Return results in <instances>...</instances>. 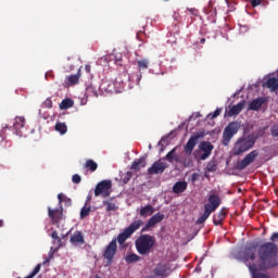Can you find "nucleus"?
<instances>
[{"instance_id":"11","label":"nucleus","mask_w":278,"mask_h":278,"mask_svg":"<svg viewBox=\"0 0 278 278\" xmlns=\"http://www.w3.org/2000/svg\"><path fill=\"white\" fill-rule=\"evenodd\" d=\"M48 216L51 218L52 225L60 227V224L64 220V208L62 206L55 210L48 207Z\"/></svg>"},{"instance_id":"24","label":"nucleus","mask_w":278,"mask_h":278,"mask_svg":"<svg viewBox=\"0 0 278 278\" xmlns=\"http://www.w3.org/2000/svg\"><path fill=\"white\" fill-rule=\"evenodd\" d=\"M147 166V160L144 157H140L139 160L132 162L131 169L140 170V168H144Z\"/></svg>"},{"instance_id":"23","label":"nucleus","mask_w":278,"mask_h":278,"mask_svg":"<svg viewBox=\"0 0 278 278\" xmlns=\"http://www.w3.org/2000/svg\"><path fill=\"white\" fill-rule=\"evenodd\" d=\"M163 160H166L170 164L174 162H179V155H177V148L172 149Z\"/></svg>"},{"instance_id":"5","label":"nucleus","mask_w":278,"mask_h":278,"mask_svg":"<svg viewBox=\"0 0 278 278\" xmlns=\"http://www.w3.org/2000/svg\"><path fill=\"white\" fill-rule=\"evenodd\" d=\"M143 225L144 222L141 219L135 220L127 228H125L124 231L117 236V238H113V240H116L119 245L125 244L128 238H131V236H134V233H136V231H138V229H140V227Z\"/></svg>"},{"instance_id":"39","label":"nucleus","mask_w":278,"mask_h":278,"mask_svg":"<svg viewBox=\"0 0 278 278\" xmlns=\"http://www.w3.org/2000/svg\"><path fill=\"white\" fill-rule=\"evenodd\" d=\"M275 242H278V232H274L270 237V241H268V243L270 244H276ZM267 242H265L264 244H268Z\"/></svg>"},{"instance_id":"13","label":"nucleus","mask_w":278,"mask_h":278,"mask_svg":"<svg viewBox=\"0 0 278 278\" xmlns=\"http://www.w3.org/2000/svg\"><path fill=\"white\" fill-rule=\"evenodd\" d=\"M168 168V164L166 162H162L159 160L152 164L150 168H148L149 175H162Z\"/></svg>"},{"instance_id":"14","label":"nucleus","mask_w":278,"mask_h":278,"mask_svg":"<svg viewBox=\"0 0 278 278\" xmlns=\"http://www.w3.org/2000/svg\"><path fill=\"white\" fill-rule=\"evenodd\" d=\"M199 150L202 151L200 160L205 161L212 155V151H214V146L210 141H202L199 144Z\"/></svg>"},{"instance_id":"17","label":"nucleus","mask_w":278,"mask_h":278,"mask_svg":"<svg viewBox=\"0 0 278 278\" xmlns=\"http://www.w3.org/2000/svg\"><path fill=\"white\" fill-rule=\"evenodd\" d=\"M264 103H266V98H256L249 103V110L257 112Z\"/></svg>"},{"instance_id":"28","label":"nucleus","mask_w":278,"mask_h":278,"mask_svg":"<svg viewBox=\"0 0 278 278\" xmlns=\"http://www.w3.org/2000/svg\"><path fill=\"white\" fill-rule=\"evenodd\" d=\"M79 71L77 74L66 77L68 86H75V85L79 84V77H81V74L79 73Z\"/></svg>"},{"instance_id":"10","label":"nucleus","mask_w":278,"mask_h":278,"mask_svg":"<svg viewBox=\"0 0 278 278\" xmlns=\"http://www.w3.org/2000/svg\"><path fill=\"white\" fill-rule=\"evenodd\" d=\"M173 273V267L169 263H159L153 269V275L159 278H166Z\"/></svg>"},{"instance_id":"56","label":"nucleus","mask_w":278,"mask_h":278,"mask_svg":"<svg viewBox=\"0 0 278 278\" xmlns=\"http://www.w3.org/2000/svg\"><path fill=\"white\" fill-rule=\"evenodd\" d=\"M94 278H101V277H99V276H96Z\"/></svg>"},{"instance_id":"50","label":"nucleus","mask_w":278,"mask_h":278,"mask_svg":"<svg viewBox=\"0 0 278 278\" xmlns=\"http://www.w3.org/2000/svg\"><path fill=\"white\" fill-rule=\"evenodd\" d=\"M141 80H142V73L139 72V74H137V76H136V81H137V84H140Z\"/></svg>"},{"instance_id":"2","label":"nucleus","mask_w":278,"mask_h":278,"mask_svg":"<svg viewBox=\"0 0 278 278\" xmlns=\"http://www.w3.org/2000/svg\"><path fill=\"white\" fill-rule=\"evenodd\" d=\"M255 142H257V136H255V134L239 138L233 146V155H242V153H247V151H250V149L255 147Z\"/></svg>"},{"instance_id":"43","label":"nucleus","mask_w":278,"mask_h":278,"mask_svg":"<svg viewBox=\"0 0 278 278\" xmlns=\"http://www.w3.org/2000/svg\"><path fill=\"white\" fill-rule=\"evenodd\" d=\"M72 181H73V184H81V176H79V174H75L72 177Z\"/></svg>"},{"instance_id":"30","label":"nucleus","mask_w":278,"mask_h":278,"mask_svg":"<svg viewBox=\"0 0 278 278\" xmlns=\"http://www.w3.org/2000/svg\"><path fill=\"white\" fill-rule=\"evenodd\" d=\"M137 66L139 71H147L149 68V60L148 59H142L137 61Z\"/></svg>"},{"instance_id":"35","label":"nucleus","mask_w":278,"mask_h":278,"mask_svg":"<svg viewBox=\"0 0 278 278\" xmlns=\"http://www.w3.org/2000/svg\"><path fill=\"white\" fill-rule=\"evenodd\" d=\"M58 200H59L60 205H62V203H67V205H71V203H72L71 199L66 198V195H64V193H59Z\"/></svg>"},{"instance_id":"45","label":"nucleus","mask_w":278,"mask_h":278,"mask_svg":"<svg viewBox=\"0 0 278 278\" xmlns=\"http://www.w3.org/2000/svg\"><path fill=\"white\" fill-rule=\"evenodd\" d=\"M187 10H188V12H190V14H192V16H199V10L198 9L188 8Z\"/></svg>"},{"instance_id":"34","label":"nucleus","mask_w":278,"mask_h":278,"mask_svg":"<svg viewBox=\"0 0 278 278\" xmlns=\"http://www.w3.org/2000/svg\"><path fill=\"white\" fill-rule=\"evenodd\" d=\"M51 238L52 240H54V244H56V247H62V238H60V236L58 235V230H54L51 233Z\"/></svg>"},{"instance_id":"26","label":"nucleus","mask_w":278,"mask_h":278,"mask_svg":"<svg viewBox=\"0 0 278 278\" xmlns=\"http://www.w3.org/2000/svg\"><path fill=\"white\" fill-rule=\"evenodd\" d=\"M73 105H75V102L73 101V99L65 98L59 104V108L60 110H70V108H73Z\"/></svg>"},{"instance_id":"19","label":"nucleus","mask_w":278,"mask_h":278,"mask_svg":"<svg viewBox=\"0 0 278 278\" xmlns=\"http://www.w3.org/2000/svg\"><path fill=\"white\" fill-rule=\"evenodd\" d=\"M186 190H188V182L186 181H177L173 186L174 194H182V192H186Z\"/></svg>"},{"instance_id":"42","label":"nucleus","mask_w":278,"mask_h":278,"mask_svg":"<svg viewBox=\"0 0 278 278\" xmlns=\"http://www.w3.org/2000/svg\"><path fill=\"white\" fill-rule=\"evenodd\" d=\"M201 177V174H199V173H193L192 175H191V182L192 184H197V181H199V178Z\"/></svg>"},{"instance_id":"52","label":"nucleus","mask_w":278,"mask_h":278,"mask_svg":"<svg viewBox=\"0 0 278 278\" xmlns=\"http://www.w3.org/2000/svg\"><path fill=\"white\" fill-rule=\"evenodd\" d=\"M91 199H92V197L89 195V197L87 198L86 203H90Z\"/></svg>"},{"instance_id":"47","label":"nucleus","mask_w":278,"mask_h":278,"mask_svg":"<svg viewBox=\"0 0 278 278\" xmlns=\"http://www.w3.org/2000/svg\"><path fill=\"white\" fill-rule=\"evenodd\" d=\"M251 5L252 8H257V5H262V0H252Z\"/></svg>"},{"instance_id":"9","label":"nucleus","mask_w":278,"mask_h":278,"mask_svg":"<svg viewBox=\"0 0 278 278\" xmlns=\"http://www.w3.org/2000/svg\"><path fill=\"white\" fill-rule=\"evenodd\" d=\"M202 138H205V131L193 134L185 146V153L187 155H192V151H194V148L199 143V140H202Z\"/></svg>"},{"instance_id":"21","label":"nucleus","mask_w":278,"mask_h":278,"mask_svg":"<svg viewBox=\"0 0 278 278\" xmlns=\"http://www.w3.org/2000/svg\"><path fill=\"white\" fill-rule=\"evenodd\" d=\"M155 213V208L151 204H147L141 207L139 214L142 218H147L148 216H152Z\"/></svg>"},{"instance_id":"4","label":"nucleus","mask_w":278,"mask_h":278,"mask_svg":"<svg viewBox=\"0 0 278 278\" xmlns=\"http://www.w3.org/2000/svg\"><path fill=\"white\" fill-rule=\"evenodd\" d=\"M220 207V197L216 193H212L208 197V204L204 205V213L197 219V225H203L213 212H216Z\"/></svg>"},{"instance_id":"40","label":"nucleus","mask_w":278,"mask_h":278,"mask_svg":"<svg viewBox=\"0 0 278 278\" xmlns=\"http://www.w3.org/2000/svg\"><path fill=\"white\" fill-rule=\"evenodd\" d=\"M43 106L48 110H51V108H53V101L51 100V98L46 99V101L43 102Z\"/></svg>"},{"instance_id":"37","label":"nucleus","mask_w":278,"mask_h":278,"mask_svg":"<svg viewBox=\"0 0 278 278\" xmlns=\"http://www.w3.org/2000/svg\"><path fill=\"white\" fill-rule=\"evenodd\" d=\"M90 215V206H88V203L85 204V206L80 210V218H86V216Z\"/></svg>"},{"instance_id":"38","label":"nucleus","mask_w":278,"mask_h":278,"mask_svg":"<svg viewBox=\"0 0 278 278\" xmlns=\"http://www.w3.org/2000/svg\"><path fill=\"white\" fill-rule=\"evenodd\" d=\"M131 172H127L126 174L122 175L121 179L123 181V184H129V181L131 180Z\"/></svg>"},{"instance_id":"46","label":"nucleus","mask_w":278,"mask_h":278,"mask_svg":"<svg viewBox=\"0 0 278 278\" xmlns=\"http://www.w3.org/2000/svg\"><path fill=\"white\" fill-rule=\"evenodd\" d=\"M153 227L150 222L146 224V226L141 229V233H144V231H149Z\"/></svg>"},{"instance_id":"8","label":"nucleus","mask_w":278,"mask_h":278,"mask_svg":"<svg viewBox=\"0 0 278 278\" xmlns=\"http://www.w3.org/2000/svg\"><path fill=\"white\" fill-rule=\"evenodd\" d=\"M116 251H118V244L116 243V239H112V241L105 247L102 254V257L106 260V264H112L114 262Z\"/></svg>"},{"instance_id":"51","label":"nucleus","mask_w":278,"mask_h":278,"mask_svg":"<svg viewBox=\"0 0 278 278\" xmlns=\"http://www.w3.org/2000/svg\"><path fill=\"white\" fill-rule=\"evenodd\" d=\"M85 71H86V73H90V71H91L90 65H86V66H85Z\"/></svg>"},{"instance_id":"32","label":"nucleus","mask_w":278,"mask_h":278,"mask_svg":"<svg viewBox=\"0 0 278 278\" xmlns=\"http://www.w3.org/2000/svg\"><path fill=\"white\" fill-rule=\"evenodd\" d=\"M205 14H210L208 18L211 20L212 23H216V9H206L204 10Z\"/></svg>"},{"instance_id":"6","label":"nucleus","mask_w":278,"mask_h":278,"mask_svg":"<svg viewBox=\"0 0 278 278\" xmlns=\"http://www.w3.org/2000/svg\"><path fill=\"white\" fill-rule=\"evenodd\" d=\"M240 123L239 122H231L227 125L223 132V144L227 147L231 142V138L240 131Z\"/></svg>"},{"instance_id":"49","label":"nucleus","mask_w":278,"mask_h":278,"mask_svg":"<svg viewBox=\"0 0 278 278\" xmlns=\"http://www.w3.org/2000/svg\"><path fill=\"white\" fill-rule=\"evenodd\" d=\"M142 34H144V31H142V30H139V31L137 33V40H140L141 42L144 41V40L142 39Z\"/></svg>"},{"instance_id":"12","label":"nucleus","mask_w":278,"mask_h":278,"mask_svg":"<svg viewBox=\"0 0 278 278\" xmlns=\"http://www.w3.org/2000/svg\"><path fill=\"white\" fill-rule=\"evenodd\" d=\"M257 155L258 153L256 150H253L252 152L247 154L243 160L237 163V170H244L247 166H250V164H253L255 162V159L257 157Z\"/></svg>"},{"instance_id":"41","label":"nucleus","mask_w":278,"mask_h":278,"mask_svg":"<svg viewBox=\"0 0 278 278\" xmlns=\"http://www.w3.org/2000/svg\"><path fill=\"white\" fill-rule=\"evenodd\" d=\"M271 136L278 138V125H274L270 129Z\"/></svg>"},{"instance_id":"29","label":"nucleus","mask_w":278,"mask_h":278,"mask_svg":"<svg viewBox=\"0 0 278 278\" xmlns=\"http://www.w3.org/2000/svg\"><path fill=\"white\" fill-rule=\"evenodd\" d=\"M54 129H55V131L61 134V136H64V134H66V131H68V126H66V124H64V123H56L54 126Z\"/></svg>"},{"instance_id":"44","label":"nucleus","mask_w":278,"mask_h":278,"mask_svg":"<svg viewBox=\"0 0 278 278\" xmlns=\"http://www.w3.org/2000/svg\"><path fill=\"white\" fill-rule=\"evenodd\" d=\"M220 112H222V109H216L213 114H210L208 116H211V118H218V116H220Z\"/></svg>"},{"instance_id":"36","label":"nucleus","mask_w":278,"mask_h":278,"mask_svg":"<svg viewBox=\"0 0 278 278\" xmlns=\"http://www.w3.org/2000/svg\"><path fill=\"white\" fill-rule=\"evenodd\" d=\"M103 205H106V212H116L118 210V206L110 201H103Z\"/></svg>"},{"instance_id":"1","label":"nucleus","mask_w":278,"mask_h":278,"mask_svg":"<svg viewBox=\"0 0 278 278\" xmlns=\"http://www.w3.org/2000/svg\"><path fill=\"white\" fill-rule=\"evenodd\" d=\"M243 264L248 266L252 278H268V275L258 270H270L278 266V245L274 243H262L249 245L243 251Z\"/></svg>"},{"instance_id":"54","label":"nucleus","mask_w":278,"mask_h":278,"mask_svg":"<svg viewBox=\"0 0 278 278\" xmlns=\"http://www.w3.org/2000/svg\"><path fill=\"white\" fill-rule=\"evenodd\" d=\"M0 227H3V219H0Z\"/></svg>"},{"instance_id":"31","label":"nucleus","mask_w":278,"mask_h":278,"mask_svg":"<svg viewBox=\"0 0 278 278\" xmlns=\"http://www.w3.org/2000/svg\"><path fill=\"white\" fill-rule=\"evenodd\" d=\"M217 168H218V164L216 163V161H210L208 163H207V165H206V170L208 172V173H216V170H217Z\"/></svg>"},{"instance_id":"33","label":"nucleus","mask_w":278,"mask_h":278,"mask_svg":"<svg viewBox=\"0 0 278 278\" xmlns=\"http://www.w3.org/2000/svg\"><path fill=\"white\" fill-rule=\"evenodd\" d=\"M127 264H134L135 262H140V256H138L137 254H128L126 257H125Z\"/></svg>"},{"instance_id":"25","label":"nucleus","mask_w":278,"mask_h":278,"mask_svg":"<svg viewBox=\"0 0 278 278\" xmlns=\"http://www.w3.org/2000/svg\"><path fill=\"white\" fill-rule=\"evenodd\" d=\"M162 220H164V214L156 213L148 222L152 227H155V225H157L159 223H162Z\"/></svg>"},{"instance_id":"53","label":"nucleus","mask_w":278,"mask_h":278,"mask_svg":"<svg viewBox=\"0 0 278 278\" xmlns=\"http://www.w3.org/2000/svg\"><path fill=\"white\" fill-rule=\"evenodd\" d=\"M200 42H201V45H205V38H202V39L200 40Z\"/></svg>"},{"instance_id":"57","label":"nucleus","mask_w":278,"mask_h":278,"mask_svg":"<svg viewBox=\"0 0 278 278\" xmlns=\"http://www.w3.org/2000/svg\"><path fill=\"white\" fill-rule=\"evenodd\" d=\"M159 144H162V140H161V142H159Z\"/></svg>"},{"instance_id":"55","label":"nucleus","mask_w":278,"mask_h":278,"mask_svg":"<svg viewBox=\"0 0 278 278\" xmlns=\"http://www.w3.org/2000/svg\"><path fill=\"white\" fill-rule=\"evenodd\" d=\"M161 151H164V146H162Z\"/></svg>"},{"instance_id":"20","label":"nucleus","mask_w":278,"mask_h":278,"mask_svg":"<svg viewBox=\"0 0 278 278\" xmlns=\"http://www.w3.org/2000/svg\"><path fill=\"white\" fill-rule=\"evenodd\" d=\"M242 110H244V101L239 102L236 105H232L228 111V116H238V114H240Z\"/></svg>"},{"instance_id":"18","label":"nucleus","mask_w":278,"mask_h":278,"mask_svg":"<svg viewBox=\"0 0 278 278\" xmlns=\"http://www.w3.org/2000/svg\"><path fill=\"white\" fill-rule=\"evenodd\" d=\"M265 88H268L270 92H277L278 90V78L270 77L263 84Z\"/></svg>"},{"instance_id":"48","label":"nucleus","mask_w":278,"mask_h":278,"mask_svg":"<svg viewBox=\"0 0 278 278\" xmlns=\"http://www.w3.org/2000/svg\"><path fill=\"white\" fill-rule=\"evenodd\" d=\"M5 127L0 131V142H3L5 140Z\"/></svg>"},{"instance_id":"15","label":"nucleus","mask_w":278,"mask_h":278,"mask_svg":"<svg viewBox=\"0 0 278 278\" xmlns=\"http://www.w3.org/2000/svg\"><path fill=\"white\" fill-rule=\"evenodd\" d=\"M225 218H227V211H225V208H222L217 214L213 216V224L215 225V227H218L223 225V220H225Z\"/></svg>"},{"instance_id":"3","label":"nucleus","mask_w":278,"mask_h":278,"mask_svg":"<svg viewBox=\"0 0 278 278\" xmlns=\"http://www.w3.org/2000/svg\"><path fill=\"white\" fill-rule=\"evenodd\" d=\"M135 247L139 255H149V253H153L155 237L151 235H141L135 241Z\"/></svg>"},{"instance_id":"7","label":"nucleus","mask_w":278,"mask_h":278,"mask_svg":"<svg viewBox=\"0 0 278 278\" xmlns=\"http://www.w3.org/2000/svg\"><path fill=\"white\" fill-rule=\"evenodd\" d=\"M110 194H112V180L105 179L97 184L94 197H103V199H108Z\"/></svg>"},{"instance_id":"58","label":"nucleus","mask_w":278,"mask_h":278,"mask_svg":"<svg viewBox=\"0 0 278 278\" xmlns=\"http://www.w3.org/2000/svg\"><path fill=\"white\" fill-rule=\"evenodd\" d=\"M159 144H162V140H161V142H159Z\"/></svg>"},{"instance_id":"22","label":"nucleus","mask_w":278,"mask_h":278,"mask_svg":"<svg viewBox=\"0 0 278 278\" xmlns=\"http://www.w3.org/2000/svg\"><path fill=\"white\" fill-rule=\"evenodd\" d=\"M13 127L16 131V135L21 136V129H23V127H25V118L23 116L15 117V122L13 124Z\"/></svg>"},{"instance_id":"16","label":"nucleus","mask_w":278,"mask_h":278,"mask_svg":"<svg viewBox=\"0 0 278 278\" xmlns=\"http://www.w3.org/2000/svg\"><path fill=\"white\" fill-rule=\"evenodd\" d=\"M70 242L72 244H86V240L84 239V233L81 231L77 230L73 233V236L70 238Z\"/></svg>"},{"instance_id":"27","label":"nucleus","mask_w":278,"mask_h":278,"mask_svg":"<svg viewBox=\"0 0 278 278\" xmlns=\"http://www.w3.org/2000/svg\"><path fill=\"white\" fill-rule=\"evenodd\" d=\"M84 168H86L90 173H94V170L99 168V164H97V162H94L93 160L89 159L86 161Z\"/></svg>"}]
</instances>
